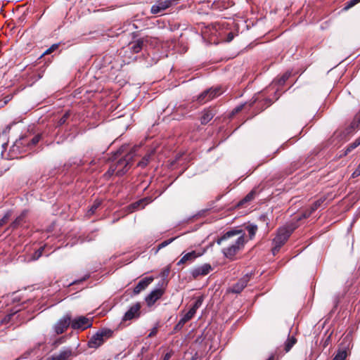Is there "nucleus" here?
<instances>
[{
    "mask_svg": "<svg viewBox=\"0 0 360 360\" xmlns=\"http://www.w3.org/2000/svg\"><path fill=\"white\" fill-rule=\"evenodd\" d=\"M224 242H229V244L222 249L223 255L226 258L233 259L245 244V233L242 229L229 231L217 240L218 245H221Z\"/></svg>",
    "mask_w": 360,
    "mask_h": 360,
    "instance_id": "obj_1",
    "label": "nucleus"
},
{
    "mask_svg": "<svg viewBox=\"0 0 360 360\" xmlns=\"http://www.w3.org/2000/svg\"><path fill=\"white\" fill-rule=\"evenodd\" d=\"M295 229V226L293 225L289 226H285L280 228L278 230L276 237L273 240L274 247L272 248V253L274 255L277 254L281 248L288 240L292 233Z\"/></svg>",
    "mask_w": 360,
    "mask_h": 360,
    "instance_id": "obj_2",
    "label": "nucleus"
},
{
    "mask_svg": "<svg viewBox=\"0 0 360 360\" xmlns=\"http://www.w3.org/2000/svg\"><path fill=\"white\" fill-rule=\"evenodd\" d=\"M112 330L108 328L99 330L89 339L87 343L88 347L92 349H98L112 335Z\"/></svg>",
    "mask_w": 360,
    "mask_h": 360,
    "instance_id": "obj_3",
    "label": "nucleus"
},
{
    "mask_svg": "<svg viewBox=\"0 0 360 360\" xmlns=\"http://www.w3.org/2000/svg\"><path fill=\"white\" fill-rule=\"evenodd\" d=\"M41 138V135L37 134L33 136L32 139L28 141H26L25 138H21L19 140H17L10 148L9 153L11 158H18V155L22 152V150L20 149L21 145L27 144L29 146H35L39 143Z\"/></svg>",
    "mask_w": 360,
    "mask_h": 360,
    "instance_id": "obj_4",
    "label": "nucleus"
},
{
    "mask_svg": "<svg viewBox=\"0 0 360 360\" xmlns=\"http://www.w3.org/2000/svg\"><path fill=\"white\" fill-rule=\"evenodd\" d=\"M134 158L132 152L128 153L124 157L120 158L114 165L116 169V175L122 176L129 169Z\"/></svg>",
    "mask_w": 360,
    "mask_h": 360,
    "instance_id": "obj_5",
    "label": "nucleus"
},
{
    "mask_svg": "<svg viewBox=\"0 0 360 360\" xmlns=\"http://www.w3.org/2000/svg\"><path fill=\"white\" fill-rule=\"evenodd\" d=\"M93 325V318L86 317L84 316H79L71 319V328L74 330H84L87 328H90Z\"/></svg>",
    "mask_w": 360,
    "mask_h": 360,
    "instance_id": "obj_6",
    "label": "nucleus"
},
{
    "mask_svg": "<svg viewBox=\"0 0 360 360\" xmlns=\"http://www.w3.org/2000/svg\"><path fill=\"white\" fill-rule=\"evenodd\" d=\"M222 94L221 87H212L202 92L198 97L196 101L200 104H205L207 102L214 99Z\"/></svg>",
    "mask_w": 360,
    "mask_h": 360,
    "instance_id": "obj_7",
    "label": "nucleus"
},
{
    "mask_svg": "<svg viewBox=\"0 0 360 360\" xmlns=\"http://www.w3.org/2000/svg\"><path fill=\"white\" fill-rule=\"evenodd\" d=\"M70 326H71V316L68 314L58 321L53 330L57 335H60L63 333Z\"/></svg>",
    "mask_w": 360,
    "mask_h": 360,
    "instance_id": "obj_8",
    "label": "nucleus"
},
{
    "mask_svg": "<svg viewBox=\"0 0 360 360\" xmlns=\"http://www.w3.org/2000/svg\"><path fill=\"white\" fill-rule=\"evenodd\" d=\"M205 253V250L202 252L193 250L191 252L185 253L183 252L181 254L182 257L180 260L177 262L178 266L184 265V264H189L193 262L195 259L202 256Z\"/></svg>",
    "mask_w": 360,
    "mask_h": 360,
    "instance_id": "obj_9",
    "label": "nucleus"
},
{
    "mask_svg": "<svg viewBox=\"0 0 360 360\" xmlns=\"http://www.w3.org/2000/svg\"><path fill=\"white\" fill-rule=\"evenodd\" d=\"M73 356L71 347H63L58 353L54 354L46 360H70Z\"/></svg>",
    "mask_w": 360,
    "mask_h": 360,
    "instance_id": "obj_10",
    "label": "nucleus"
},
{
    "mask_svg": "<svg viewBox=\"0 0 360 360\" xmlns=\"http://www.w3.org/2000/svg\"><path fill=\"white\" fill-rule=\"evenodd\" d=\"M212 268L209 264H204L201 266H196L192 269L190 271L191 275L193 278H197L199 276H203L207 275Z\"/></svg>",
    "mask_w": 360,
    "mask_h": 360,
    "instance_id": "obj_11",
    "label": "nucleus"
},
{
    "mask_svg": "<svg viewBox=\"0 0 360 360\" xmlns=\"http://www.w3.org/2000/svg\"><path fill=\"white\" fill-rule=\"evenodd\" d=\"M164 294L162 288H156L152 290L145 298L146 302L148 307H151L159 300Z\"/></svg>",
    "mask_w": 360,
    "mask_h": 360,
    "instance_id": "obj_12",
    "label": "nucleus"
},
{
    "mask_svg": "<svg viewBox=\"0 0 360 360\" xmlns=\"http://www.w3.org/2000/svg\"><path fill=\"white\" fill-rule=\"evenodd\" d=\"M141 304L137 302L129 307L127 311L124 314L122 321H129L134 318H137L140 315Z\"/></svg>",
    "mask_w": 360,
    "mask_h": 360,
    "instance_id": "obj_13",
    "label": "nucleus"
},
{
    "mask_svg": "<svg viewBox=\"0 0 360 360\" xmlns=\"http://www.w3.org/2000/svg\"><path fill=\"white\" fill-rule=\"evenodd\" d=\"M172 2V0H159L155 4L152 6L151 13L153 14L159 13L169 8Z\"/></svg>",
    "mask_w": 360,
    "mask_h": 360,
    "instance_id": "obj_14",
    "label": "nucleus"
},
{
    "mask_svg": "<svg viewBox=\"0 0 360 360\" xmlns=\"http://www.w3.org/2000/svg\"><path fill=\"white\" fill-rule=\"evenodd\" d=\"M251 275L246 274L241 278L236 283H235L231 288V292L233 293H240L245 287L248 285L250 279Z\"/></svg>",
    "mask_w": 360,
    "mask_h": 360,
    "instance_id": "obj_15",
    "label": "nucleus"
},
{
    "mask_svg": "<svg viewBox=\"0 0 360 360\" xmlns=\"http://www.w3.org/2000/svg\"><path fill=\"white\" fill-rule=\"evenodd\" d=\"M147 42V39L144 38L138 39L132 42L129 44V49L131 51V52L134 53H139L143 46L146 45Z\"/></svg>",
    "mask_w": 360,
    "mask_h": 360,
    "instance_id": "obj_16",
    "label": "nucleus"
},
{
    "mask_svg": "<svg viewBox=\"0 0 360 360\" xmlns=\"http://www.w3.org/2000/svg\"><path fill=\"white\" fill-rule=\"evenodd\" d=\"M153 281V277H146L141 280L134 288V294L137 295L146 289L147 286Z\"/></svg>",
    "mask_w": 360,
    "mask_h": 360,
    "instance_id": "obj_17",
    "label": "nucleus"
},
{
    "mask_svg": "<svg viewBox=\"0 0 360 360\" xmlns=\"http://www.w3.org/2000/svg\"><path fill=\"white\" fill-rule=\"evenodd\" d=\"M194 316L193 311H188L184 315V316L179 320L174 328V331H179L182 329L186 323L190 321Z\"/></svg>",
    "mask_w": 360,
    "mask_h": 360,
    "instance_id": "obj_18",
    "label": "nucleus"
},
{
    "mask_svg": "<svg viewBox=\"0 0 360 360\" xmlns=\"http://www.w3.org/2000/svg\"><path fill=\"white\" fill-rule=\"evenodd\" d=\"M26 211L22 212L16 219L11 223L10 228L13 229H17L19 226L25 222Z\"/></svg>",
    "mask_w": 360,
    "mask_h": 360,
    "instance_id": "obj_19",
    "label": "nucleus"
},
{
    "mask_svg": "<svg viewBox=\"0 0 360 360\" xmlns=\"http://www.w3.org/2000/svg\"><path fill=\"white\" fill-rule=\"evenodd\" d=\"M214 112L210 110H206L202 112L200 117V122L202 124H207L214 117Z\"/></svg>",
    "mask_w": 360,
    "mask_h": 360,
    "instance_id": "obj_20",
    "label": "nucleus"
},
{
    "mask_svg": "<svg viewBox=\"0 0 360 360\" xmlns=\"http://www.w3.org/2000/svg\"><path fill=\"white\" fill-rule=\"evenodd\" d=\"M297 339L293 335L290 336L288 335V339L284 343V350L285 352H288L292 347L296 344Z\"/></svg>",
    "mask_w": 360,
    "mask_h": 360,
    "instance_id": "obj_21",
    "label": "nucleus"
},
{
    "mask_svg": "<svg viewBox=\"0 0 360 360\" xmlns=\"http://www.w3.org/2000/svg\"><path fill=\"white\" fill-rule=\"evenodd\" d=\"M347 356V348L338 349L337 354L335 355L333 360H345Z\"/></svg>",
    "mask_w": 360,
    "mask_h": 360,
    "instance_id": "obj_22",
    "label": "nucleus"
},
{
    "mask_svg": "<svg viewBox=\"0 0 360 360\" xmlns=\"http://www.w3.org/2000/svg\"><path fill=\"white\" fill-rule=\"evenodd\" d=\"M359 145L360 136L347 146V148L344 152V155H347V154H349L352 150L358 147Z\"/></svg>",
    "mask_w": 360,
    "mask_h": 360,
    "instance_id": "obj_23",
    "label": "nucleus"
},
{
    "mask_svg": "<svg viewBox=\"0 0 360 360\" xmlns=\"http://www.w3.org/2000/svg\"><path fill=\"white\" fill-rule=\"evenodd\" d=\"M45 248V245L40 247L37 250H36L32 255V257L28 259V261H34L38 259L41 255L42 252Z\"/></svg>",
    "mask_w": 360,
    "mask_h": 360,
    "instance_id": "obj_24",
    "label": "nucleus"
},
{
    "mask_svg": "<svg viewBox=\"0 0 360 360\" xmlns=\"http://www.w3.org/2000/svg\"><path fill=\"white\" fill-rule=\"evenodd\" d=\"M360 127V111L355 115L353 121L350 124V128L355 129Z\"/></svg>",
    "mask_w": 360,
    "mask_h": 360,
    "instance_id": "obj_25",
    "label": "nucleus"
},
{
    "mask_svg": "<svg viewBox=\"0 0 360 360\" xmlns=\"http://www.w3.org/2000/svg\"><path fill=\"white\" fill-rule=\"evenodd\" d=\"M202 297H198L196 301L195 302V303L193 304V305L192 306V307L188 310L189 311H193V315H195V314L196 313V311L197 309L202 305Z\"/></svg>",
    "mask_w": 360,
    "mask_h": 360,
    "instance_id": "obj_26",
    "label": "nucleus"
},
{
    "mask_svg": "<svg viewBox=\"0 0 360 360\" xmlns=\"http://www.w3.org/2000/svg\"><path fill=\"white\" fill-rule=\"evenodd\" d=\"M246 229L248 231L250 238L252 239L257 231V226L255 224H250L246 227Z\"/></svg>",
    "mask_w": 360,
    "mask_h": 360,
    "instance_id": "obj_27",
    "label": "nucleus"
},
{
    "mask_svg": "<svg viewBox=\"0 0 360 360\" xmlns=\"http://www.w3.org/2000/svg\"><path fill=\"white\" fill-rule=\"evenodd\" d=\"M66 341V338L65 336L59 337L54 340L51 342V345L53 347V348L58 347L59 345L63 344Z\"/></svg>",
    "mask_w": 360,
    "mask_h": 360,
    "instance_id": "obj_28",
    "label": "nucleus"
},
{
    "mask_svg": "<svg viewBox=\"0 0 360 360\" xmlns=\"http://www.w3.org/2000/svg\"><path fill=\"white\" fill-rule=\"evenodd\" d=\"M325 199L320 198L317 200H316L309 208L313 212L316 210L324 202Z\"/></svg>",
    "mask_w": 360,
    "mask_h": 360,
    "instance_id": "obj_29",
    "label": "nucleus"
},
{
    "mask_svg": "<svg viewBox=\"0 0 360 360\" xmlns=\"http://www.w3.org/2000/svg\"><path fill=\"white\" fill-rule=\"evenodd\" d=\"M11 216V212L8 211L4 214V216L0 219V227H1L2 226H4L5 224L7 223V221H8Z\"/></svg>",
    "mask_w": 360,
    "mask_h": 360,
    "instance_id": "obj_30",
    "label": "nucleus"
},
{
    "mask_svg": "<svg viewBox=\"0 0 360 360\" xmlns=\"http://www.w3.org/2000/svg\"><path fill=\"white\" fill-rule=\"evenodd\" d=\"M290 76V72L284 73L282 77L278 79V83L279 85H283L285 82L289 79Z\"/></svg>",
    "mask_w": 360,
    "mask_h": 360,
    "instance_id": "obj_31",
    "label": "nucleus"
},
{
    "mask_svg": "<svg viewBox=\"0 0 360 360\" xmlns=\"http://www.w3.org/2000/svg\"><path fill=\"white\" fill-rule=\"evenodd\" d=\"M101 205V202L100 201H98V200H96L94 204L91 205V207H90V209L89 210L88 212L90 214H93L96 211V210L98 209V207L100 206Z\"/></svg>",
    "mask_w": 360,
    "mask_h": 360,
    "instance_id": "obj_32",
    "label": "nucleus"
},
{
    "mask_svg": "<svg viewBox=\"0 0 360 360\" xmlns=\"http://www.w3.org/2000/svg\"><path fill=\"white\" fill-rule=\"evenodd\" d=\"M149 160H150V155H146L145 157L143 158V159L138 163V166L139 167H146L148 162H149Z\"/></svg>",
    "mask_w": 360,
    "mask_h": 360,
    "instance_id": "obj_33",
    "label": "nucleus"
},
{
    "mask_svg": "<svg viewBox=\"0 0 360 360\" xmlns=\"http://www.w3.org/2000/svg\"><path fill=\"white\" fill-rule=\"evenodd\" d=\"M174 240H175V238H169L168 240H166L162 242L161 243H160L158 245V250H160L161 248H163L166 247L167 245L170 244L172 242H173Z\"/></svg>",
    "mask_w": 360,
    "mask_h": 360,
    "instance_id": "obj_34",
    "label": "nucleus"
},
{
    "mask_svg": "<svg viewBox=\"0 0 360 360\" xmlns=\"http://www.w3.org/2000/svg\"><path fill=\"white\" fill-rule=\"evenodd\" d=\"M359 2H360V0H350V1H347L346 3V5L345 6V10L349 9L350 8L353 7L354 6H355Z\"/></svg>",
    "mask_w": 360,
    "mask_h": 360,
    "instance_id": "obj_35",
    "label": "nucleus"
},
{
    "mask_svg": "<svg viewBox=\"0 0 360 360\" xmlns=\"http://www.w3.org/2000/svg\"><path fill=\"white\" fill-rule=\"evenodd\" d=\"M312 213H313V212H312L310 209L305 210V211L302 214L301 217H300L297 219V221L301 220L302 219H305V218L309 217Z\"/></svg>",
    "mask_w": 360,
    "mask_h": 360,
    "instance_id": "obj_36",
    "label": "nucleus"
},
{
    "mask_svg": "<svg viewBox=\"0 0 360 360\" xmlns=\"http://www.w3.org/2000/svg\"><path fill=\"white\" fill-rule=\"evenodd\" d=\"M70 113L68 112H65L59 120L58 125H62L66 122L67 119L69 117Z\"/></svg>",
    "mask_w": 360,
    "mask_h": 360,
    "instance_id": "obj_37",
    "label": "nucleus"
},
{
    "mask_svg": "<svg viewBox=\"0 0 360 360\" xmlns=\"http://www.w3.org/2000/svg\"><path fill=\"white\" fill-rule=\"evenodd\" d=\"M59 44H53L51 47H49V49H46V55L48 54H51V53H53L55 50H56L58 46H59Z\"/></svg>",
    "mask_w": 360,
    "mask_h": 360,
    "instance_id": "obj_38",
    "label": "nucleus"
},
{
    "mask_svg": "<svg viewBox=\"0 0 360 360\" xmlns=\"http://www.w3.org/2000/svg\"><path fill=\"white\" fill-rule=\"evenodd\" d=\"M352 176L353 178L357 177V176H360V162H359V165L357 167V168L352 173Z\"/></svg>",
    "mask_w": 360,
    "mask_h": 360,
    "instance_id": "obj_39",
    "label": "nucleus"
},
{
    "mask_svg": "<svg viewBox=\"0 0 360 360\" xmlns=\"http://www.w3.org/2000/svg\"><path fill=\"white\" fill-rule=\"evenodd\" d=\"M158 333V328L157 327H154L152 328V330H150L149 335H148V337L149 338H151V337H153L155 336Z\"/></svg>",
    "mask_w": 360,
    "mask_h": 360,
    "instance_id": "obj_40",
    "label": "nucleus"
},
{
    "mask_svg": "<svg viewBox=\"0 0 360 360\" xmlns=\"http://www.w3.org/2000/svg\"><path fill=\"white\" fill-rule=\"evenodd\" d=\"M243 106H244V105L242 104V105H240L234 108V110H233V113H238V112H239L243 109Z\"/></svg>",
    "mask_w": 360,
    "mask_h": 360,
    "instance_id": "obj_41",
    "label": "nucleus"
},
{
    "mask_svg": "<svg viewBox=\"0 0 360 360\" xmlns=\"http://www.w3.org/2000/svg\"><path fill=\"white\" fill-rule=\"evenodd\" d=\"M143 200L137 201V202L133 203L131 205V206L133 207V208L137 209L143 203Z\"/></svg>",
    "mask_w": 360,
    "mask_h": 360,
    "instance_id": "obj_42",
    "label": "nucleus"
},
{
    "mask_svg": "<svg viewBox=\"0 0 360 360\" xmlns=\"http://www.w3.org/2000/svg\"><path fill=\"white\" fill-rule=\"evenodd\" d=\"M170 272V268L169 266L166 267L162 271V276H167Z\"/></svg>",
    "mask_w": 360,
    "mask_h": 360,
    "instance_id": "obj_43",
    "label": "nucleus"
},
{
    "mask_svg": "<svg viewBox=\"0 0 360 360\" xmlns=\"http://www.w3.org/2000/svg\"><path fill=\"white\" fill-rule=\"evenodd\" d=\"M14 123H12V124H10L8 125H7L5 129H4L3 131V134H6V133H8L11 129V127L12 125Z\"/></svg>",
    "mask_w": 360,
    "mask_h": 360,
    "instance_id": "obj_44",
    "label": "nucleus"
},
{
    "mask_svg": "<svg viewBox=\"0 0 360 360\" xmlns=\"http://www.w3.org/2000/svg\"><path fill=\"white\" fill-rule=\"evenodd\" d=\"M115 172L116 173L115 167V166H114V165H112V166L110 167L109 170L108 171V174L109 175H112V174H113Z\"/></svg>",
    "mask_w": 360,
    "mask_h": 360,
    "instance_id": "obj_45",
    "label": "nucleus"
},
{
    "mask_svg": "<svg viewBox=\"0 0 360 360\" xmlns=\"http://www.w3.org/2000/svg\"><path fill=\"white\" fill-rule=\"evenodd\" d=\"M172 353L171 352H169L165 354L162 360H169L170 358L172 357Z\"/></svg>",
    "mask_w": 360,
    "mask_h": 360,
    "instance_id": "obj_46",
    "label": "nucleus"
},
{
    "mask_svg": "<svg viewBox=\"0 0 360 360\" xmlns=\"http://www.w3.org/2000/svg\"><path fill=\"white\" fill-rule=\"evenodd\" d=\"M233 38H234L233 34L232 32H229L227 36L226 41L230 42L231 41H232L233 39Z\"/></svg>",
    "mask_w": 360,
    "mask_h": 360,
    "instance_id": "obj_47",
    "label": "nucleus"
},
{
    "mask_svg": "<svg viewBox=\"0 0 360 360\" xmlns=\"http://www.w3.org/2000/svg\"><path fill=\"white\" fill-rule=\"evenodd\" d=\"M252 198H253V193H249V194H248V195H246V197L245 198V199H244V200H245V201H249V200H251L252 199Z\"/></svg>",
    "mask_w": 360,
    "mask_h": 360,
    "instance_id": "obj_48",
    "label": "nucleus"
},
{
    "mask_svg": "<svg viewBox=\"0 0 360 360\" xmlns=\"http://www.w3.org/2000/svg\"><path fill=\"white\" fill-rule=\"evenodd\" d=\"M89 277V275H86V276H85V277L82 280L84 281L86 278H88Z\"/></svg>",
    "mask_w": 360,
    "mask_h": 360,
    "instance_id": "obj_49",
    "label": "nucleus"
},
{
    "mask_svg": "<svg viewBox=\"0 0 360 360\" xmlns=\"http://www.w3.org/2000/svg\"><path fill=\"white\" fill-rule=\"evenodd\" d=\"M274 357L273 356H270L267 360H274Z\"/></svg>",
    "mask_w": 360,
    "mask_h": 360,
    "instance_id": "obj_50",
    "label": "nucleus"
},
{
    "mask_svg": "<svg viewBox=\"0 0 360 360\" xmlns=\"http://www.w3.org/2000/svg\"><path fill=\"white\" fill-rule=\"evenodd\" d=\"M42 77H43V75H41V74H40V73H39V74H38V77H39V78H41Z\"/></svg>",
    "mask_w": 360,
    "mask_h": 360,
    "instance_id": "obj_51",
    "label": "nucleus"
},
{
    "mask_svg": "<svg viewBox=\"0 0 360 360\" xmlns=\"http://www.w3.org/2000/svg\"><path fill=\"white\" fill-rule=\"evenodd\" d=\"M9 100H10V98H6V99L5 100V101H4V103H6Z\"/></svg>",
    "mask_w": 360,
    "mask_h": 360,
    "instance_id": "obj_52",
    "label": "nucleus"
},
{
    "mask_svg": "<svg viewBox=\"0 0 360 360\" xmlns=\"http://www.w3.org/2000/svg\"><path fill=\"white\" fill-rule=\"evenodd\" d=\"M44 56H45V52H44V53L41 55V57H44Z\"/></svg>",
    "mask_w": 360,
    "mask_h": 360,
    "instance_id": "obj_53",
    "label": "nucleus"
},
{
    "mask_svg": "<svg viewBox=\"0 0 360 360\" xmlns=\"http://www.w3.org/2000/svg\"><path fill=\"white\" fill-rule=\"evenodd\" d=\"M117 153L121 154L120 150H117Z\"/></svg>",
    "mask_w": 360,
    "mask_h": 360,
    "instance_id": "obj_54",
    "label": "nucleus"
}]
</instances>
